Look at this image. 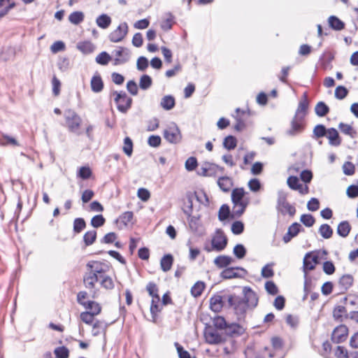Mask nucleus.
<instances>
[{
  "mask_svg": "<svg viewBox=\"0 0 358 358\" xmlns=\"http://www.w3.org/2000/svg\"><path fill=\"white\" fill-rule=\"evenodd\" d=\"M243 294V296L236 294L226 296L229 307L239 317L243 316L248 310L253 309L258 303L257 295L250 287H244Z\"/></svg>",
  "mask_w": 358,
  "mask_h": 358,
  "instance_id": "nucleus-1",
  "label": "nucleus"
},
{
  "mask_svg": "<svg viewBox=\"0 0 358 358\" xmlns=\"http://www.w3.org/2000/svg\"><path fill=\"white\" fill-rule=\"evenodd\" d=\"M308 104L307 94L305 93L299 102L295 115L291 121L290 128L286 131L287 135L294 136L303 131L304 119L308 113Z\"/></svg>",
  "mask_w": 358,
  "mask_h": 358,
  "instance_id": "nucleus-2",
  "label": "nucleus"
},
{
  "mask_svg": "<svg viewBox=\"0 0 358 358\" xmlns=\"http://www.w3.org/2000/svg\"><path fill=\"white\" fill-rule=\"evenodd\" d=\"M87 271L83 276V282L85 287L89 289L95 288V284L102 275L108 271V266L101 262L90 261L87 265Z\"/></svg>",
  "mask_w": 358,
  "mask_h": 358,
  "instance_id": "nucleus-3",
  "label": "nucleus"
},
{
  "mask_svg": "<svg viewBox=\"0 0 358 358\" xmlns=\"http://www.w3.org/2000/svg\"><path fill=\"white\" fill-rule=\"evenodd\" d=\"M65 122L69 131L78 136L82 133L80 127L82 123L81 117L73 110H68L65 112Z\"/></svg>",
  "mask_w": 358,
  "mask_h": 358,
  "instance_id": "nucleus-4",
  "label": "nucleus"
},
{
  "mask_svg": "<svg viewBox=\"0 0 358 358\" xmlns=\"http://www.w3.org/2000/svg\"><path fill=\"white\" fill-rule=\"evenodd\" d=\"M227 238L221 229H217L211 240L210 248H206L208 252L212 251L222 252L227 245Z\"/></svg>",
  "mask_w": 358,
  "mask_h": 358,
  "instance_id": "nucleus-5",
  "label": "nucleus"
},
{
  "mask_svg": "<svg viewBox=\"0 0 358 358\" xmlns=\"http://www.w3.org/2000/svg\"><path fill=\"white\" fill-rule=\"evenodd\" d=\"M113 94L115 96L114 101L117 104V110L122 113H126L131 106L132 99L124 91H114Z\"/></svg>",
  "mask_w": 358,
  "mask_h": 358,
  "instance_id": "nucleus-6",
  "label": "nucleus"
},
{
  "mask_svg": "<svg viewBox=\"0 0 358 358\" xmlns=\"http://www.w3.org/2000/svg\"><path fill=\"white\" fill-rule=\"evenodd\" d=\"M277 210L282 215L293 216L296 213L295 207L287 201V194L282 191L278 193Z\"/></svg>",
  "mask_w": 358,
  "mask_h": 358,
  "instance_id": "nucleus-7",
  "label": "nucleus"
},
{
  "mask_svg": "<svg viewBox=\"0 0 358 358\" xmlns=\"http://www.w3.org/2000/svg\"><path fill=\"white\" fill-rule=\"evenodd\" d=\"M204 338L206 343L217 345L224 341V338L220 331L212 326H207L204 329Z\"/></svg>",
  "mask_w": 358,
  "mask_h": 358,
  "instance_id": "nucleus-8",
  "label": "nucleus"
},
{
  "mask_svg": "<svg viewBox=\"0 0 358 358\" xmlns=\"http://www.w3.org/2000/svg\"><path fill=\"white\" fill-rule=\"evenodd\" d=\"M164 138L171 143H177L181 139L180 131L176 123H171L164 131Z\"/></svg>",
  "mask_w": 358,
  "mask_h": 358,
  "instance_id": "nucleus-9",
  "label": "nucleus"
},
{
  "mask_svg": "<svg viewBox=\"0 0 358 358\" xmlns=\"http://www.w3.org/2000/svg\"><path fill=\"white\" fill-rule=\"evenodd\" d=\"M128 24L127 22L121 23L116 29L108 35V38L112 43L121 42L128 33Z\"/></svg>",
  "mask_w": 358,
  "mask_h": 358,
  "instance_id": "nucleus-10",
  "label": "nucleus"
},
{
  "mask_svg": "<svg viewBox=\"0 0 358 358\" xmlns=\"http://www.w3.org/2000/svg\"><path fill=\"white\" fill-rule=\"evenodd\" d=\"M246 274V270L242 267H229L221 272L220 276L223 279L242 278Z\"/></svg>",
  "mask_w": 358,
  "mask_h": 358,
  "instance_id": "nucleus-11",
  "label": "nucleus"
},
{
  "mask_svg": "<svg viewBox=\"0 0 358 358\" xmlns=\"http://www.w3.org/2000/svg\"><path fill=\"white\" fill-rule=\"evenodd\" d=\"M318 263V255H314L313 252H308L306 254L303 262L304 278H307L308 271L313 270Z\"/></svg>",
  "mask_w": 358,
  "mask_h": 358,
  "instance_id": "nucleus-12",
  "label": "nucleus"
},
{
  "mask_svg": "<svg viewBox=\"0 0 358 358\" xmlns=\"http://www.w3.org/2000/svg\"><path fill=\"white\" fill-rule=\"evenodd\" d=\"M188 210H185V213L189 216L188 220L189 227L190 229L194 233H200L201 223L199 218L195 216H190L192 212V201L191 197H188Z\"/></svg>",
  "mask_w": 358,
  "mask_h": 358,
  "instance_id": "nucleus-13",
  "label": "nucleus"
},
{
  "mask_svg": "<svg viewBox=\"0 0 358 358\" xmlns=\"http://www.w3.org/2000/svg\"><path fill=\"white\" fill-rule=\"evenodd\" d=\"M114 56V64L120 65L127 62L131 57V52L129 49L120 47L117 50L113 52Z\"/></svg>",
  "mask_w": 358,
  "mask_h": 358,
  "instance_id": "nucleus-14",
  "label": "nucleus"
},
{
  "mask_svg": "<svg viewBox=\"0 0 358 358\" xmlns=\"http://www.w3.org/2000/svg\"><path fill=\"white\" fill-rule=\"evenodd\" d=\"M348 329L345 325L341 324L334 329L331 334V340L335 343H343L347 339Z\"/></svg>",
  "mask_w": 358,
  "mask_h": 358,
  "instance_id": "nucleus-15",
  "label": "nucleus"
},
{
  "mask_svg": "<svg viewBox=\"0 0 358 358\" xmlns=\"http://www.w3.org/2000/svg\"><path fill=\"white\" fill-rule=\"evenodd\" d=\"M249 113L244 110H241L240 108L236 109V114L234 115V117L236 120V124L234 126V129L237 131H241L245 127V117H248Z\"/></svg>",
  "mask_w": 358,
  "mask_h": 358,
  "instance_id": "nucleus-16",
  "label": "nucleus"
},
{
  "mask_svg": "<svg viewBox=\"0 0 358 358\" xmlns=\"http://www.w3.org/2000/svg\"><path fill=\"white\" fill-rule=\"evenodd\" d=\"M301 225L297 222L293 223L289 227L287 232L283 236V241L287 243L289 242L292 238L296 236L301 229Z\"/></svg>",
  "mask_w": 358,
  "mask_h": 358,
  "instance_id": "nucleus-17",
  "label": "nucleus"
},
{
  "mask_svg": "<svg viewBox=\"0 0 358 358\" xmlns=\"http://www.w3.org/2000/svg\"><path fill=\"white\" fill-rule=\"evenodd\" d=\"M92 91L94 93H99L103 89V82L101 76L96 73L92 78L90 82Z\"/></svg>",
  "mask_w": 358,
  "mask_h": 358,
  "instance_id": "nucleus-18",
  "label": "nucleus"
},
{
  "mask_svg": "<svg viewBox=\"0 0 358 358\" xmlns=\"http://www.w3.org/2000/svg\"><path fill=\"white\" fill-rule=\"evenodd\" d=\"M329 139V143L331 145L338 146L341 143L338 131L334 128L327 129V136Z\"/></svg>",
  "mask_w": 358,
  "mask_h": 358,
  "instance_id": "nucleus-19",
  "label": "nucleus"
},
{
  "mask_svg": "<svg viewBox=\"0 0 358 358\" xmlns=\"http://www.w3.org/2000/svg\"><path fill=\"white\" fill-rule=\"evenodd\" d=\"M223 307L222 296L220 295H214L210 299V308L215 312L219 313Z\"/></svg>",
  "mask_w": 358,
  "mask_h": 358,
  "instance_id": "nucleus-20",
  "label": "nucleus"
},
{
  "mask_svg": "<svg viewBox=\"0 0 358 358\" xmlns=\"http://www.w3.org/2000/svg\"><path fill=\"white\" fill-rule=\"evenodd\" d=\"M233 262V258L227 255H220L217 257L213 261L215 265L220 268L228 266Z\"/></svg>",
  "mask_w": 358,
  "mask_h": 358,
  "instance_id": "nucleus-21",
  "label": "nucleus"
},
{
  "mask_svg": "<svg viewBox=\"0 0 358 358\" xmlns=\"http://www.w3.org/2000/svg\"><path fill=\"white\" fill-rule=\"evenodd\" d=\"M328 23L329 27L334 30L341 31L344 29L345 23L341 21L336 16L331 15L328 18Z\"/></svg>",
  "mask_w": 358,
  "mask_h": 358,
  "instance_id": "nucleus-22",
  "label": "nucleus"
},
{
  "mask_svg": "<svg viewBox=\"0 0 358 358\" xmlns=\"http://www.w3.org/2000/svg\"><path fill=\"white\" fill-rule=\"evenodd\" d=\"M217 185L223 192H227L233 185L232 180L227 176L220 177L217 180Z\"/></svg>",
  "mask_w": 358,
  "mask_h": 358,
  "instance_id": "nucleus-23",
  "label": "nucleus"
},
{
  "mask_svg": "<svg viewBox=\"0 0 358 358\" xmlns=\"http://www.w3.org/2000/svg\"><path fill=\"white\" fill-rule=\"evenodd\" d=\"M175 99L171 95L164 96L160 102V106L166 110H170L175 106Z\"/></svg>",
  "mask_w": 358,
  "mask_h": 358,
  "instance_id": "nucleus-24",
  "label": "nucleus"
},
{
  "mask_svg": "<svg viewBox=\"0 0 358 358\" xmlns=\"http://www.w3.org/2000/svg\"><path fill=\"white\" fill-rule=\"evenodd\" d=\"M173 262V256L170 254L164 255L160 261V266L163 271H169L172 266Z\"/></svg>",
  "mask_w": 358,
  "mask_h": 358,
  "instance_id": "nucleus-25",
  "label": "nucleus"
},
{
  "mask_svg": "<svg viewBox=\"0 0 358 358\" xmlns=\"http://www.w3.org/2000/svg\"><path fill=\"white\" fill-rule=\"evenodd\" d=\"M351 230V226L348 221H343L338 225L337 233L338 234L343 238L348 236Z\"/></svg>",
  "mask_w": 358,
  "mask_h": 358,
  "instance_id": "nucleus-26",
  "label": "nucleus"
},
{
  "mask_svg": "<svg viewBox=\"0 0 358 358\" xmlns=\"http://www.w3.org/2000/svg\"><path fill=\"white\" fill-rule=\"evenodd\" d=\"M96 23L101 29H107L111 24V18L106 14H101L96 20Z\"/></svg>",
  "mask_w": 358,
  "mask_h": 358,
  "instance_id": "nucleus-27",
  "label": "nucleus"
},
{
  "mask_svg": "<svg viewBox=\"0 0 358 358\" xmlns=\"http://www.w3.org/2000/svg\"><path fill=\"white\" fill-rule=\"evenodd\" d=\"M98 282H99L100 285L106 289H112L114 288L113 279L106 274L100 277Z\"/></svg>",
  "mask_w": 358,
  "mask_h": 358,
  "instance_id": "nucleus-28",
  "label": "nucleus"
},
{
  "mask_svg": "<svg viewBox=\"0 0 358 358\" xmlns=\"http://www.w3.org/2000/svg\"><path fill=\"white\" fill-rule=\"evenodd\" d=\"M77 48L84 54H89L94 51V46L90 41H83L77 44Z\"/></svg>",
  "mask_w": 358,
  "mask_h": 358,
  "instance_id": "nucleus-29",
  "label": "nucleus"
},
{
  "mask_svg": "<svg viewBox=\"0 0 358 358\" xmlns=\"http://www.w3.org/2000/svg\"><path fill=\"white\" fill-rule=\"evenodd\" d=\"M84 307L90 310V313H93L94 315H99L101 310V307L99 303L93 301H87V303Z\"/></svg>",
  "mask_w": 358,
  "mask_h": 358,
  "instance_id": "nucleus-30",
  "label": "nucleus"
},
{
  "mask_svg": "<svg viewBox=\"0 0 358 358\" xmlns=\"http://www.w3.org/2000/svg\"><path fill=\"white\" fill-rule=\"evenodd\" d=\"M353 283V278L351 275L347 274L343 275L339 280V285L343 289L347 290Z\"/></svg>",
  "mask_w": 358,
  "mask_h": 358,
  "instance_id": "nucleus-31",
  "label": "nucleus"
},
{
  "mask_svg": "<svg viewBox=\"0 0 358 358\" xmlns=\"http://www.w3.org/2000/svg\"><path fill=\"white\" fill-rule=\"evenodd\" d=\"M315 112L319 117H324L329 112V108L324 102L320 101L315 108Z\"/></svg>",
  "mask_w": 358,
  "mask_h": 358,
  "instance_id": "nucleus-32",
  "label": "nucleus"
},
{
  "mask_svg": "<svg viewBox=\"0 0 358 358\" xmlns=\"http://www.w3.org/2000/svg\"><path fill=\"white\" fill-rule=\"evenodd\" d=\"M205 288V283L202 281L196 282L191 288V294L194 297H198L201 295Z\"/></svg>",
  "mask_w": 358,
  "mask_h": 358,
  "instance_id": "nucleus-33",
  "label": "nucleus"
},
{
  "mask_svg": "<svg viewBox=\"0 0 358 358\" xmlns=\"http://www.w3.org/2000/svg\"><path fill=\"white\" fill-rule=\"evenodd\" d=\"M243 328L238 324L234 323L227 325L225 333L229 335H239L242 333Z\"/></svg>",
  "mask_w": 358,
  "mask_h": 358,
  "instance_id": "nucleus-34",
  "label": "nucleus"
},
{
  "mask_svg": "<svg viewBox=\"0 0 358 358\" xmlns=\"http://www.w3.org/2000/svg\"><path fill=\"white\" fill-rule=\"evenodd\" d=\"M338 128L343 134L350 136L351 138H355L357 135V132L349 124L341 122L338 125Z\"/></svg>",
  "mask_w": 358,
  "mask_h": 358,
  "instance_id": "nucleus-35",
  "label": "nucleus"
},
{
  "mask_svg": "<svg viewBox=\"0 0 358 358\" xmlns=\"http://www.w3.org/2000/svg\"><path fill=\"white\" fill-rule=\"evenodd\" d=\"M159 301H160L159 296H155L152 299L151 306H150V313L153 317H155L161 310L160 307H159Z\"/></svg>",
  "mask_w": 358,
  "mask_h": 358,
  "instance_id": "nucleus-36",
  "label": "nucleus"
},
{
  "mask_svg": "<svg viewBox=\"0 0 358 358\" xmlns=\"http://www.w3.org/2000/svg\"><path fill=\"white\" fill-rule=\"evenodd\" d=\"M213 327L217 329L218 331H225L227 325L224 318L221 316L215 317L213 320Z\"/></svg>",
  "mask_w": 358,
  "mask_h": 358,
  "instance_id": "nucleus-37",
  "label": "nucleus"
},
{
  "mask_svg": "<svg viewBox=\"0 0 358 358\" xmlns=\"http://www.w3.org/2000/svg\"><path fill=\"white\" fill-rule=\"evenodd\" d=\"M69 21L73 24H78L84 20V14L80 11H75L69 16Z\"/></svg>",
  "mask_w": 358,
  "mask_h": 358,
  "instance_id": "nucleus-38",
  "label": "nucleus"
},
{
  "mask_svg": "<svg viewBox=\"0 0 358 358\" xmlns=\"http://www.w3.org/2000/svg\"><path fill=\"white\" fill-rule=\"evenodd\" d=\"M320 234L326 239L330 238L333 234V229L327 224H323L319 229Z\"/></svg>",
  "mask_w": 358,
  "mask_h": 358,
  "instance_id": "nucleus-39",
  "label": "nucleus"
},
{
  "mask_svg": "<svg viewBox=\"0 0 358 358\" xmlns=\"http://www.w3.org/2000/svg\"><path fill=\"white\" fill-rule=\"evenodd\" d=\"M274 266V263H270L266 264L262 268L261 271V275L264 278H270L274 275V271L273 270V266Z\"/></svg>",
  "mask_w": 358,
  "mask_h": 358,
  "instance_id": "nucleus-40",
  "label": "nucleus"
},
{
  "mask_svg": "<svg viewBox=\"0 0 358 358\" xmlns=\"http://www.w3.org/2000/svg\"><path fill=\"white\" fill-rule=\"evenodd\" d=\"M236 138L233 136H227L223 141V146L229 150L234 149L236 147Z\"/></svg>",
  "mask_w": 358,
  "mask_h": 358,
  "instance_id": "nucleus-41",
  "label": "nucleus"
},
{
  "mask_svg": "<svg viewBox=\"0 0 358 358\" xmlns=\"http://www.w3.org/2000/svg\"><path fill=\"white\" fill-rule=\"evenodd\" d=\"M96 232L94 230L87 231L83 236V240L86 245H91L96 240Z\"/></svg>",
  "mask_w": 358,
  "mask_h": 358,
  "instance_id": "nucleus-42",
  "label": "nucleus"
},
{
  "mask_svg": "<svg viewBox=\"0 0 358 358\" xmlns=\"http://www.w3.org/2000/svg\"><path fill=\"white\" fill-rule=\"evenodd\" d=\"M245 192L243 188H236L233 189L231 192V201L232 203L234 201H238L244 199Z\"/></svg>",
  "mask_w": 358,
  "mask_h": 358,
  "instance_id": "nucleus-43",
  "label": "nucleus"
},
{
  "mask_svg": "<svg viewBox=\"0 0 358 358\" xmlns=\"http://www.w3.org/2000/svg\"><path fill=\"white\" fill-rule=\"evenodd\" d=\"M111 56L106 52H102L96 57V62L101 65H106L111 60Z\"/></svg>",
  "mask_w": 358,
  "mask_h": 358,
  "instance_id": "nucleus-44",
  "label": "nucleus"
},
{
  "mask_svg": "<svg viewBox=\"0 0 358 358\" xmlns=\"http://www.w3.org/2000/svg\"><path fill=\"white\" fill-rule=\"evenodd\" d=\"M152 85V78L148 75H143L141 77L139 81L140 88L142 90H148Z\"/></svg>",
  "mask_w": 358,
  "mask_h": 358,
  "instance_id": "nucleus-45",
  "label": "nucleus"
},
{
  "mask_svg": "<svg viewBox=\"0 0 358 358\" xmlns=\"http://www.w3.org/2000/svg\"><path fill=\"white\" fill-rule=\"evenodd\" d=\"M234 255L238 259H243L246 255V249L242 244H237L233 250Z\"/></svg>",
  "mask_w": 358,
  "mask_h": 358,
  "instance_id": "nucleus-46",
  "label": "nucleus"
},
{
  "mask_svg": "<svg viewBox=\"0 0 358 358\" xmlns=\"http://www.w3.org/2000/svg\"><path fill=\"white\" fill-rule=\"evenodd\" d=\"M300 221L307 227H311L315 224V220L310 214H303L301 216Z\"/></svg>",
  "mask_w": 358,
  "mask_h": 358,
  "instance_id": "nucleus-47",
  "label": "nucleus"
},
{
  "mask_svg": "<svg viewBox=\"0 0 358 358\" xmlns=\"http://www.w3.org/2000/svg\"><path fill=\"white\" fill-rule=\"evenodd\" d=\"M123 151L129 157H130L132 155L133 143L129 137H126L124 139Z\"/></svg>",
  "mask_w": 358,
  "mask_h": 358,
  "instance_id": "nucleus-48",
  "label": "nucleus"
},
{
  "mask_svg": "<svg viewBox=\"0 0 358 358\" xmlns=\"http://www.w3.org/2000/svg\"><path fill=\"white\" fill-rule=\"evenodd\" d=\"M229 213H230L229 207L226 204H223L219 210V213H218L219 220L220 221H224V220H227L229 217Z\"/></svg>",
  "mask_w": 358,
  "mask_h": 358,
  "instance_id": "nucleus-49",
  "label": "nucleus"
},
{
  "mask_svg": "<svg viewBox=\"0 0 358 358\" xmlns=\"http://www.w3.org/2000/svg\"><path fill=\"white\" fill-rule=\"evenodd\" d=\"M86 227V223L83 218H76L73 222V231L76 233H80Z\"/></svg>",
  "mask_w": 358,
  "mask_h": 358,
  "instance_id": "nucleus-50",
  "label": "nucleus"
},
{
  "mask_svg": "<svg viewBox=\"0 0 358 358\" xmlns=\"http://www.w3.org/2000/svg\"><path fill=\"white\" fill-rule=\"evenodd\" d=\"M287 185L294 190L300 189L301 185L299 183V179L296 176H289L287 180Z\"/></svg>",
  "mask_w": 358,
  "mask_h": 358,
  "instance_id": "nucleus-51",
  "label": "nucleus"
},
{
  "mask_svg": "<svg viewBox=\"0 0 358 358\" xmlns=\"http://www.w3.org/2000/svg\"><path fill=\"white\" fill-rule=\"evenodd\" d=\"M8 144L17 146L18 142L13 137L8 135H3L2 138L0 139V145L3 146L8 145Z\"/></svg>",
  "mask_w": 358,
  "mask_h": 358,
  "instance_id": "nucleus-52",
  "label": "nucleus"
},
{
  "mask_svg": "<svg viewBox=\"0 0 358 358\" xmlns=\"http://www.w3.org/2000/svg\"><path fill=\"white\" fill-rule=\"evenodd\" d=\"M327 129L322 124H317L313 129V134L316 138H321L327 136Z\"/></svg>",
  "mask_w": 358,
  "mask_h": 358,
  "instance_id": "nucleus-53",
  "label": "nucleus"
},
{
  "mask_svg": "<svg viewBox=\"0 0 358 358\" xmlns=\"http://www.w3.org/2000/svg\"><path fill=\"white\" fill-rule=\"evenodd\" d=\"M92 176V171L88 166H82L80 168L78 176L83 180H87Z\"/></svg>",
  "mask_w": 358,
  "mask_h": 358,
  "instance_id": "nucleus-54",
  "label": "nucleus"
},
{
  "mask_svg": "<svg viewBox=\"0 0 358 358\" xmlns=\"http://www.w3.org/2000/svg\"><path fill=\"white\" fill-rule=\"evenodd\" d=\"M148 60L146 57L141 56L137 59L136 67L138 71H144L148 66Z\"/></svg>",
  "mask_w": 358,
  "mask_h": 358,
  "instance_id": "nucleus-55",
  "label": "nucleus"
},
{
  "mask_svg": "<svg viewBox=\"0 0 358 358\" xmlns=\"http://www.w3.org/2000/svg\"><path fill=\"white\" fill-rule=\"evenodd\" d=\"M265 289L271 295H275L278 293V289L273 281H267L265 283Z\"/></svg>",
  "mask_w": 358,
  "mask_h": 358,
  "instance_id": "nucleus-56",
  "label": "nucleus"
},
{
  "mask_svg": "<svg viewBox=\"0 0 358 358\" xmlns=\"http://www.w3.org/2000/svg\"><path fill=\"white\" fill-rule=\"evenodd\" d=\"M244 230V224L241 221H236L231 225V231L236 235L241 234Z\"/></svg>",
  "mask_w": 358,
  "mask_h": 358,
  "instance_id": "nucleus-57",
  "label": "nucleus"
},
{
  "mask_svg": "<svg viewBox=\"0 0 358 358\" xmlns=\"http://www.w3.org/2000/svg\"><path fill=\"white\" fill-rule=\"evenodd\" d=\"M105 222V218L102 215H97L94 216L91 220V224L95 227H99L103 225Z\"/></svg>",
  "mask_w": 358,
  "mask_h": 358,
  "instance_id": "nucleus-58",
  "label": "nucleus"
},
{
  "mask_svg": "<svg viewBox=\"0 0 358 358\" xmlns=\"http://www.w3.org/2000/svg\"><path fill=\"white\" fill-rule=\"evenodd\" d=\"M343 171L346 176H352L355 173V165L352 162H347L343 165Z\"/></svg>",
  "mask_w": 358,
  "mask_h": 358,
  "instance_id": "nucleus-59",
  "label": "nucleus"
},
{
  "mask_svg": "<svg viewBox=\"0 0 358 358\" xmlns=\"http://www.w3.org/2000/svg\"><path fill=\"white\" fill-rule=\"evenodd\" d=\"M105 328H106L105 324L102 322L96 321L93 324V329H92L93 335L97 336V335L100 334L101 332L105 331Z\"/></svg>",
  "mask_w": 358,
  "mask_h": 358,
  "instance_id": "nucleus-60",
  "label": "nucleus"
},
{
  "mask_svg": "<svg viewBox=\"0 0 358 358\" xmlns=\"http://www.w3.org/2000/svg\"><path fill=\"white\" fill-rule=\"evenodd\" d=\"M248 187L252 192H258L262 187L260 181L257 178H252L248 182Z\"/></svg>",
  "mask_w": 358,
  "mask_h": 358,
  "instance_id": "nucleus-61",
  "label": "nucleus"
},
{
  "mask_svg": "<svg viewBox=\"0 0 358 358\" xmlns=\"http://www.w3.org/2000/svg\"><path fill=\"white\" fill-rule=\"evenodd\" d=\"M322 268L323 271L327 275H331L335 272V266L331 261L324 262Z\"/></svg>",
  "mask_w": 358,
  "mask_h": 358,
  "instance_id": "nucleus-62",
  "label": "nucleus"
},
{
  "mask_svg": "<svg viewBox=\"0 0 358 358\" xmlns=\"http://www.w3.org/2000/svg\"><path fill=\"white\" fill-rule=\"evenodd\" d=\"M348 90L343 86H338L335 90V96L338 99H343L348 95Z\"/></svg>",
  "mask_w": 358,
  "mask_h": 358,
  "instance_id": "nucleus-63",
  "label": "nucleus"
},
{
  "mask_svg": "<svg viewBox=\"0 0 358 358\" xmlns=\"http://www.w3.org/2000/svg\"><path fill=\"white\" fill-rule=\"evenodd\" d=\"M55 354L57 358H67L69 350L65 347H59L55 350Z\"/></svg>",
  "mask_w": 358,
  "mask_h": 358,
  "instance_id": "nucleus-64",
  "label": "nucleus"
}]
</instances>
